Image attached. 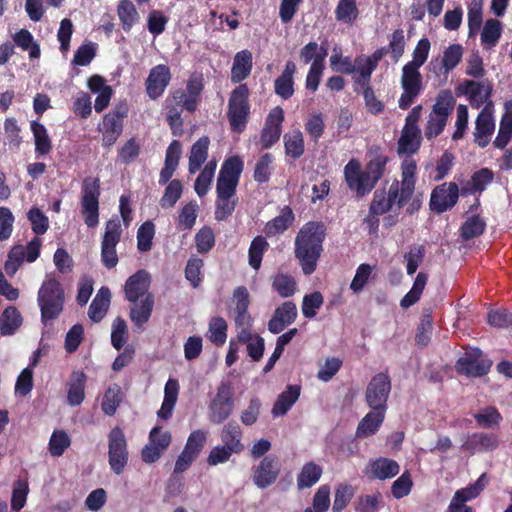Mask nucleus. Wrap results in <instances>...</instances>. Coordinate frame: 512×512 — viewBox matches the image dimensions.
I'll return each mask as SVG.
<instances>
[{
	"instance_id": "obj_4",
	"label": "nucleus",
	"mask_w": 512,
	"mask_h": 512,
	"mask_svg": "<svg viewBox=\"0 0 512 512\" xmlns=\"http://www.w3.org/2000/svg\"><path fill=\"white\" fill-rule=\"evenodd\" d=\"M326 234L327 227L322 221H308L299 229L294 241V255L304 275L315 272Z\"/></svg>"
},
{
	"instance_id": "obj_63",
	"label": "nucleus",
	"mask_w": 512,
	"mask_h": 512,
	"mask_svg": "<svg viewBox=\"0 0 512 512\" xmlns=\"http://www.w3.org/2000/svg\"><path fill=\"white\" fill-rule=\"evenodd\" d=\"M447 121L448 118L430 112L425 126V137L428 140H432L439 136L443 132Z\"/></svg>"
},
{
	"instance_id": "obj_27",
	"label": "nucleus",
	"mask_w": 512,
	"mask_h": 512,
	"mask_svg": "<svg viewBox=\"0 0 512 512\" xmlns=\"http://www.w3.org/2000/svg\"><path fill=\"white\" fill-rule=\"evenodd\" d=\"M110 298L111 293L109 288L102 286L88 309V316L92 322L98 323L105 317L110 306Z\"/></svg>"
},
{
	"instance_id": "obj_3",
	"label": "nucleus",
	"mask_w": 512,
	"mask_h": 512,
	"mask_svg": "<svg viewBox=\"0 0 512 512\" xmlns=\"http://www.w3.org/2000/svg\"><path fill=\"white\" fill-rule=\"evenodd\" d=\"M369 160L364 170L358 160L351 159L344 167V177L348 188L356 192L357 197L369 194L384 176L390 158L380 146L368 150Z\"/></svg>"
},
{
	"instance_id": "obj_19",
	"label": "nucleus",
	"mask_w": 512,
	"mask_h": 512,
	"mask_svg": "<svg viewBox=\"0 0 512 512\" xmlns=\"http://www.w3.org/2000/svg\"><path fill=\"white\" fill-rule=\"evenodd\" d=\"M298 315L296 304L285 301L278 306L268 322V330L273 334L282 332L285 327L295 322Z\"/></svg>"
},
{
	"instance_id": "obj_44",
	"label": "nucleus",
	"mask_w": 512,
	"mask_h": 512,
	"mask_svg": "<svg viewBox=\"0 0 512 512\" xmlns=\"http://www.w3.org/2000/svg\"><path fill=\"white\" fill-rule=\"evenodd\" d=\"M272 288L282 298H289L296 293L297 283L293 276L284 273H278L272 279Z\"/></svg>"
},
{
	"instance_id": "obj_41",
	"label": "nucleus",
	"mask_w": 512,
	"mask_h": 512,
	"mask_svg": "<svg viewBox=\"0 0 512 512\" xmlns=\"http://www.w3.org/2000/svg\"><path fill=\"white\" fill-rule=\"evenodd\" d=\"M268 249L269 243L264 236L258 235L251 241L248 250V260L249 265L253 269H260L263 255Z\"/></svg>"
},
{
	"instance_id": "obj_57",
	"label": "nucleus",
	"mask_w": 512,
	"mask_h": 512,
	"mask_svg": "<svg viewBox=\"0 0 512 512\" xmlns=\"http://www.w3.org/2000/svg\"><path fill=\"white\" fill-rule=\"evenodd\" d=\"M326 56L327 49L322 46L319 47L317 42L314 41L307 43L301 48L299 53L300 60L304 64L312 63L313 61H317L319 58H321V63L324 64Z\"/></svg>"
},
{
	"instance_id": "obj_21",
	"label": "nucleus",
	"mask_w": 512,
	"mask_h": 512,
	"mask_svg": "<svg viewBox=\"0 0 512 512\" xmlns=\"http://www.w3.org/2000/svg\"><path fill=\"white\" fill-rule=\"evenodd\" d=\"M234 406L233 389L229 381H222L218 386L217 393L211 401L213 416H229Z\"/></svg>"
},
{
	"instance_id": "obj_20",
	"label": "nucleus",
	"mask_w": 512,
	"mask_h": 512,
	"mask_svg": "<svg viewBox=\"0 0 512 512\" xmlns=\"http://www.w3.org/2000/svg\"><path fill=\"white\" fill-rule=\"evenodd\" d=\"M235 301V325L236 328L252 327L253 319L248 312L250 304L249 292L245 286L237 287L233 292Z\"/></svg>"
},
{
	"instance_id": "obj_10",
	"label": "nucleus",
	"mask_w": 512,
	"mask_h": 512,
	"mask_svg": "<svg viewBox=\"0 0 512 512\" xmlns=\"http://www.w3.org/2000/svg\"><path fill=\"white\" fill-rule=\"evenodd\" d=\"M390 392L391 379L389 375L384 372L374 375L365 392L366 402L373 411L365 416H384Z\"/></svg>"
},
{
	"instance_id": "obj_47",
	"label": "nucleus",
	"mask_w": 512,
	"mask_h": 512,
	"mask_svg": "<svg viewBox=\"0 0 512 512\" xmlns=\"http://www.w3.org/2000/svg\"><path fill=\"white\" fill-rule=\"evenodd\" d=\"M456 100L449 89L441 90L437 97L434 105L432 106V114H438L446 118L453 112Z\"/></svg>"
},
{
	"instance_id": "obj_11",
	"label": "nucleus",
	"mask_w": 512,
	"mask_h": 512,
	"mask_svg": "<svg viewBox=\"0 0 512 512\" xmlns=\"http://www.w3.org/2000/svg\"><path fill=\"white\" fill-rule=\"evenodd\" d=\"M457 96H466L471 107L479 109L491 101L493 83L489 79H464L455 88Z\"/></svg>"
},
{
	"instance_id": "obj_59",
	"label": "nucleus",
	"mask_w": 512,
	"mask_h": 512,
	"mask_svg": "<svg viewBox=\"0 0 512 512\" xmlns=\"http://www.w3.org/2000/svg\"><path fill=\"white\" fill-rule=\"evenodd\" d=\"M140 144L136 138L128 139L118 151V159L121 163L129 165L133 163L140 154Z\"/></svg>"
},
{
	"instance_id": "obj_56",
	"label": "nucleus",
	"mask_w": 512,
	"mask_h": 512,
	"mask_svg": "<svg viewBox=\"0 0 512 512\" xmlns=\"http://www.w3.org/2000/svg\"><path fill=\"white\" fill-rule=\"evenodd\" d=\"M155 235L153 222H144L137 231V248L140 252H148L152 248V240Z\"/></svg>"
},
{
	"instance_id": "obj_36",
	"label": "nucleus",
	"mask_w": 512,
	"mask_h": 512,
	"mask_svg": "<svg viewBox=\"0 0 512 512\" xmlns=\"http://www.w3.org/2000/svg\"><path fill=\"white\" fill-rule=\"evenodd\" d=\"M22 324V316L14 306L7 307L0 317V334H13Z\"/></svg>"
},
{
	"instance_id": "obj_9",
	"label": "nucleus",
	"mask_w": 512,
	"mask_h": 512,
	"mask_svg": "<svg viewBox=\"0 0 512 512\" xmlns=\"http://www.w3.org/2000/svg\"><path fill=\"white\" fill-rule=\"evenodd\" d=\"M129 105L127 100L119 101L111 111L104 114L98 124V131L102 133V145L110 147L116 143L124 128V119L128 117Z\"/></svg>"
},
{
	"instance_id": "obj_13",
	"label": "nucleus",
	"mask_w": 512,
	"mask_h": 512,
	"mask_svg": "<svg viewBox=\"0 0 512 512\" xmlns=\"http://www.w3.org/2000/svg\"><path fill=\"white\" fill-rule=\"evenodd\" d=\"M492 366V361L487 359L478 348L466 351L464 356L460 357L455 369L458 374L471 377H481L486 375Z\"/></svg>"
},
{
	"instance_id": "obj_53",
	"label": "nucleus",
	"mask_w": 512,
	"mask_h": 512,
	"mask_svg": "<svg viewBox=\"0 0 512 512\" xmlns=\"http://www.w3.org/2000/svg\"><path fill=\"white\" fill-rule=\"evenodd\" d=\"M463 57V47L460 44H451L443 52L441 66L444 74L455 69Z\"/></svg>"
},
{
	"instance_id": "obj_49",
	"label": "nucleus",
	"mask_w": 512,
	"mask_h": 512,
	"mask_svg": "<svg viewBox=\"0 0 512 512\" xmlns=\"http://www.w3.org/2000/svg\"><path fill=\"white\" fill-rule=\"evenodd\" d=\"M244 169V162L238 155H233L224 160L219 171L220 176L239 182Z\"/></svg>"
},
{
	"instance_id": "obj_45",
	"label": "nucleus",
	"mask_w": 512,
	"mask_h": 512,
	"mask_svg": "<svg viewBox=\"0 0 512 512\" xmlns=\"http://www.w3.org/2000/svg\"><path fill=\"white\" fill-rule=\"evenodd\" d=\"M228 325L224 318L213 317L209 322L208 339L217 347L225 344L227 339Z\"/></svg>"
},
{
	"instance_id": "obj_18",
	"label": "nucleus",
	"mask_w": 512,
	"mask_h": 512,
	"mask_svg": "<svg viewBox=\"0 0 512 512\" xmlns=\"http://www.w3.org/2000/svg\"><path fill=\"white\" fill-rule=\"evenodd\" d=\"M151 278L150 274L140 269L131 275L125 282L124 292L125 298L132 303H136L141 297H145L150 287Z\"/></svg>"
},
{
	"instance_id": "obj_28",
	"label": "nucleus",
	"mask_w": 512,
	"mask_h": 512,
	"mask_svg": "<svg viewBox=\"0 0 512 512\" xmlns=\"http://www.w3.org/2000/svg\"><path fill=\"white\" fill-rule=\"evenodd\" d=\"M505 113L500 120L498 134L493 141L494 147L505 149L512 140V100L505 102Z\"/></svg>"
},
{
	"instance_id": "obj_31",
	"label": "nucleus",
	"mask_w": 512,
	"mask_h": 512,
	"mask_svg": "<svg viewBox=\"0 0 512 512\" xmlns=\"http://www.w3.org/2000/svg\"><path fill=\"white\" fill-rule=\"evenodd\" d=\"M30 129L34 137L36 156L42 157L48 155L52 151L53 145L46 127L42 123L34 120L30 123Z\"/></svg>"
},
{
	"instance_id": "obj_17",
	"label": "nucleus",
	"mask_w": 512,
	"mask_h": 512,
	"mask_svg": "<svg viewBox=\"0 0 512 512\" xmlns=\"http://www.w3.org/2000/svg\"><path fill=\"white\" fill-rule=\"evenodd\" d=\"M492 107L493 103L489 101L480 111L475 121L474 141L481 148H485L489 144L495 129Z\"/></svg>"
},
{
	"instance_id": "obj_2",
	"label": "nucleus",
	"mask_w": 512,
	"mask_h": 512,
	"mask_svg": "<svg viewBox=\"0 0 512 512\" xmlns=\"http://www.w3.org/2000/svg\"><path fill=\"white\" fill-rule=\"evenodd\" d=\"M400 169L401 181L394 180L387 193L384 189L376 190L369 206V212L383 215L389 212L394 205L402 208L408 204L416 188V161L413 158H404Z\"/></svg>"
},
{
	"instance_id": "obj_50",
	"label": "nucleus",
	"mask_w": 512,
	"mask_h": 512,
	"mask_svg": "<svg viewBox=\"0 0 512 512\" xmlns=\"http://www.w3.org/2000/svg\"><path fill=\"white\" fill-rule=\"evenodd\" d=\"M486 223L479 215L469 217L461 226V237L468 241L479 237L485 231Z\"/></svg>"
},
{
	"instance_id": "obj_6",
	"label": "nucleus",
	"mask_w": 512,
	"mask_h": 512,
	"mask_svg": "<svg viewBox=\"0 0 512 512\" xmlns=\"http://www.w3.org/2000/svg\"><path fill=\"white\" fill-rule=\"evenodd\" d=\"M65 294L61 283L55 278L46 279L38 290L37 302L44 325L59 317L64 308Z\"/></svg>"
},
{
	"instance_id": "obj_1",
	"label": "nucleus",
	"mask_w": 512,
	"mask_h": 512,
	"mask_svg": "<svg viewBox=\"0 0 512 512\" xmlns=\"http://www.w3.org/2000/svg\"><path fill=\"white\" fill-rule=\"evenodd\" d=\"M203 90V76L194 73L189 76L185 89L178 88L170 91L164 102V111L173 136L183 134L182 112L194 113L198 109Z\"/></svg>"
},
{
	"instance_id": "obj_22",
	"label": "nucleus",
	"mask_w": 512,
	"mask_h": 512,
	"mask_svg": "<svg viewBox=\"0 0 512 512\" xmlns=\"http://www.w3.org/2000/svg\"><path fill=\"white\" fill-rule=\"evenodd\" d=\"M296 70V64L289 60L286 62L282 73L274 80V93L283 100L290 99L295 92L294 74Z\"/></svg>"
},
{
	"instance_id": "obj_51",
	"label": "nucleus",
	"mask_w": 512,
	"mask_h": 512,
	"mask_svg": "<svg viewBox=\"0 0 512 512\" xmlns=\"http://www.w3.org/2000/svg\"><path fill=\"white\" fill-rule=\"evenodd\" d=\"M359 11L355 0H339L335 17L338 21L352 24L358 17Z\"/></svg>"
},
{
	"instance_id": "obj_34",
	"label": "nucleus",
	"mask_w": 512,
	"mask_h": 512,
	"mask_svg": "<svg viewBox=\"0 0 512 512\" xmlns=\"http://www.w3.org/2000/svg\"><path fill=\"white\" fill-rule=\"evenodd\" d=\"M300 395V387L297 385L288 386L287 390L282 392L272 408L274 416L286 414L293 404L297 401Z\"/></svg>"
},
{
	"instance_id": "obj_14",
	"label": "nucleus",
	"mask_w": 512,
	"mask_h": 512,
	"mask_svg": "<svg viewBox=\"0 0 512 512\" xmlns=\"http://www.w3.org/2000/svg\"><path fill=\"white\" fill-rule=\"evenodd\" d=\"M459 198V187L455 182L437 185L431 192L430 210L442 214L452 209Z\"/></svg>"
},
{
	"instance_id": "obj_43",
	"label": "nucleus",
	"mask_w": 512,
	"mask_h": 512,
	"mask_svg": "<svg viewBox=\"0 0 512 512\" xmlns=\"http://www.w3.org/2000/svg\"><path fill=\"white\" fill-rule=\"evenodd\" d=\"M121 223L117 216L110 218L105 225V232L102 237L101 247L116 248L121 240Z\"/></svg>"
},
{
	"instance_id": "obj_8",
	"label": "nucleus",
	"mask_w": 512,
	"mask_h": 512,
	"mask_svg": "<svg viewBox=\"0 0 512 512\" xmlns=\"http://www.w3.org/2000/svg\"><path fill=\"white\" fill-rule=\"evenodd\" d=\"M100 195V179L92 176L85 177L81 185L80 212L88 228H95L99 224Z\"/></svg>"
},
{
	"instance_id": "obj_62",
	"label": "nucleus",
	"mask_w": 512,
	"mask_h": 512,
	"mask_svg": "<svg viewBox=\"0 0 512 512\" xmlns=\"http://www.w3.org/2000/svg\"><path fill=\"white\" fill-rule=\"evenodd\" d=\"M127 324L121 317H117L112 325L111 344L116 350L123 348L127 341Z\"/></svg>"
},
{
	"instance_id": "obj_58",
	"label": "nucleus",
	"mask_w": 512,
	"mask_h": 512,
	"mask_svg": "<svg viewBox=\"0 0 512 512\" xmlns=\"http://www.w3.org/2000/svg\"><path fill=\"white\" fill-rule=\"evenodd\" d=\"M487 479L485 474H482L475 483L470 486L457 490L454 494V498L461 500L462 502H468L475 499L485 488Z\"/></svg>"
},
{
	"instance_id": "obj_35",
	"label": "nucleus",
	"mask_w": 512,
	"mask_h": 512,
	"mask_svg": "<svg viewBox=\"0 0 512 512\" xmlns=\"http://www.w3.org/2000/svg\"><path fill=\"white\" fill-rule=\"evenodd\" d=\"M284 149L287 157L297 160L305 151L304 138L302 132L298 129L287 133L283 137Z\"/></svg>"
},
{
	"instance_id": "obj_52",
	"label": "nucleus",
	"mask_w": 512,
	"mask_h": 512,
	"mask_svg": "<svg viewBox=\"0 0 512 512\" xmlns=\"http://www.w3.org/2000/svg\"><path fill=\"white\" fill-rule=\"evenodd\" d=\"M183 192V185L180 180L174 179L170 181L165 190L164 194L160 199V206L163 209L172 208L176 205L178 200L181 198Z\"/></svg>"
},
{
	"instance_id": "obj_24",
	"label": "nucleus",
	"mask_w": 512,
	"mask_h": 512,
	"mask_svg": "<svg viewBox=\"0 0 512 512\" xmlns=\"http://www.w3.org/2000/svg\"><path fill=\"white\" fill-rule=\"evenodd\" d=\"M253 67V57L251 51L244 49L237 52L234 56L231 68V81L240 83L251 73Z\"/></svg>"
},
{
	"instance_id": "obj_61",
	"label": "nucleus",
	"mask_w": 512,
	"mask_h": 512,
	"mask_svg": "<svg viewBox=\"0 0 512 512\" xmlns=\"http://www.w3.org/2000/svg\"><path fill=\"white\" fill-rule=\"evenodd\" d=\"M323 302H324L323 295L318 291H315L310 294H306L303 297V301H302L303 316L306 318H309V319L315 317L316 310L321 308V306L323 305Z\"/></svg>"
},
{
	"instance_id": "obj_33",
	"label": "nucleus",
	"mask_w": 512,
	"mask_h": 512,
	"mask_svg": "<svg viewBox=\"0 0 512 512\" xmlns=\"http://www.w3.org/2000/svg\"><path fill=\"white\" fill-rule=\"evenodd\" d=\"M154 306V297L152 294H147L138 305L130 309V319L138 327L141 328L147 323L151 317Z\"/></svg>"
},
{
	"instance_id": "obj_7",
	"label": "nucleus",
	"mask_w": 512,
	"mask_h": 512,
	"mask_svg": "<svg viewBox=\"0 0 512 512\" xmlns=\"http://www.w3.org/2000/svg\"><path fill=\"white\" fill-rule=\"evenodd\" d=\"M250 90L247 84H240L230 93L228 99L227 118L230 129L242 133L250 118L251 105L249 103Z\"/></svg>"
},
{
	"instance_id": "obj_26",
	"label": "nucleus",
	"mask_w": 512,
	"mask_h": 512,
	"mask_svg": "<svg viewBox=\"0 0 512 512\" xmlns=\"http://www.w3.org/2000/svg\"><path fill=\"white\" fill-rule=\"evenodd\" d=\"M294 220L295 215L291 207L286 205L280 210L278 216L266 223L265 233L268 237L282 234L292 226Z\"/></svg>"
},
{
	"instance_id": "obj_37",
	"label": "nucleus",
	"mask_w": 512,
	"mask_h": 512,
	"mask_svg": "<svg viewBox=\"0 0 512 512\" xmlns=\"http://www.w3.org/2000/svg\"><path fill=\"white\" fill-rule=\"evenodd\" d=\"M85 382L86 375L84 372L75 371L72 373L67 394V400L70 405L76 406L83 401Z\"/></svg>"
},
{
	"instance_id": "obj_23",
	"label": "nucleus",
	"mask_w": 512,
	"mask_h": 512,
	"mask_svg": "<svg viewBox=\"0 0 512 512\" xmlns=\"http://www.w3.org/2000/svg\"><path fill=\"white\" fill-rule=\"evenodd\" d=\"M279 471L277 460L273 457H265L254 471V483L259 488H266L276 481Z\"/></svg>"
},
{
	"instance_id": "obj_40",
	"label": "nucleus",
	"mask_w": 512,
	"mask_h": 512,
	"mask_svg": "<svg viewBox=\"0 0 512 512\" xmlns=\"http://www.w3.org/2000/svg\"><path fill=\"white\" fill-rule=\"evenodd\" d=\"M13 41L23 51H28L31 59H37L40 57V46L34 41L32 33L27 29H21L16 32L13 35Z\"/></svg>"
},
{
	"instance_id": "obj_12",
	"label": "nucleus",
	"mask_w": 512,
	"mask_h": 512,
	"mask_svg": "<svg viewBox=\"0 0 512 512\" xmlns=\"http://www.w3.org/2000/svg\"><path fill=\"white\" fill-rule=\"evenodd\" d=\"M108 462L111 470L119 475L128 463L127 442L123 431L115 427L108 436Z\"/></svg>"
},
{
	"instance_id": "obj_25",
	"label": "nucleus",
	"mask_w": 512,
	"mask_h": 512,
	"mask_svg": "<svg viewBox=\"0 0 512 512\" xmlns=\"http://www.w3.org/2000/svg\"><path fill=\"white\" fill-rule=\"evenodd\" d=\"M421 147L420 128L403 127L401 136L397 143V152L399 155L416 154ZM407 158H411L408 156Z\"/></svg>"
},
{
	"instance_id": "obj_55",
	"label": "nucleus",
	"mask_w": 512,
	"mask_h": 512,
	"mask_svg": "<svg viewBox=\"0 0 512 512\" xmlns=\"http://www.w3.org/2000/svg\"><path fill=\"white\" fill-rule=\"evenodd\" d=\"M502 33L501 22L497 19H488L486 20L482 33H481V42L484 45H489L490 47L495 46Z\"/></svg>"
},
{
	"instance_id": "obj_42",
	"label": "nucleus",
	"mask_w": 512,
	"mask_h": 512,
	"mask_svg": "<svg viewBox=\"0 0 512 512\" xmlns=\"http://www.w3.org/2000/svg\"><path fill=\"white\" fill-rule=\"evenodd\" d=\"M117 14L124 31H130L139 20L135 5L130 0H121L117 6Z\"/></svg>"
},
{
	"instance_id": "obj_16",
	"label": "nucleus",
	"mask_w": 512,
	"mask_h": 512,
	"mask_svg": "<svg viewBox=\"0 0 512 512\" xmlns=\"http://www.w3.org/2000/svg\"><path fill=\"white\" fill-rule=\"evenodd\" d=\"M171 81L170 68L164 64H158L151 68L145 81L146 94L151 100H157L165 92Z\"/></svg>"
},
{
	"instance_id": "obj_30",
	"label": "nucleus",
	"mask_w": 512,
	"mask_h": 512,
	"mask_svg": "<svg viewBox=\"0 0 512 512\" xmlns=\"http://www.w3.org/2000/svg\"><path fill=\"white\" fill-rule=\"evenodd\" d=\"M493 180L494 172L489 168H481L471 175L470 180L462 188V194L482 193Z\"/></svg>"
},
{
	"instance_id": "obj_29",
	"label": "nucleus",
	"mask_w": 512,
	"mask_h": 512,
	"mask_svg": "<svg viewBox=\"0 0 512 512\" xmlns=\"http://www.w3.org/2000/svg\"><path fill=\"white\" fill-rule=\"evenodd\" d=\"M210 139L207 136L200 137L191 147L188 171L195 174L208 158Z\"/></svg>"
},
{
	"instance_id": "obj_46",
	"label": "nucleus",
	"mask_w": 512,
	"mask_h": 512,
	"mask_svg": "<svg viewBox=\"0 0 512 512\" xmlns=\"http://www.w3.org/2000/svg\"><path fill=\"white\" fill-rule=\"evenodd\" d=\"M237 205V198L233 195L217 194L214 217L217 221H224L230 217Z\"/></svg>"
},
{
	"instance_id": "obj_60",
	"label": "nucleus",
	"mask_w": 512,
	"mask_h": 512,
	"mask_svg": "<svg viewBox=\"0 0 512 512\" xmlns=\"http://www.w3.org/2000/svg\"><path fill=\"white\" fill-rule=\"evenodd\" d=\"M206 441L207 432L203 430H195L189 435L183 451L192 454L198 458L206 444Z\"/></svg>"
},
{
	"instance_id": "obj_54",
	"label": "nucleus",
	"mask_w": 512,
	"mask_h": 512,
	"mask_svg": "<svg viewBox=\"0 0 512 512\" xmlns=\"http://www.w3.org/2000/svg\"><path fill=\"white\" fill-rule=\"evenodd\" d=\"M241 435L242 433L238 426L228 424L222 431L221 439L225 446L237 454L244 449L241 443Z\"/></svg>"
},
{
	"instance_id": "obj_32",
	"label": "nucleus",
	"mask_w": 512,
	"mask_h": 512,
	"mask_svg": "<svg viewBox=\"0 0 512 512\" xmlns=\"http://www.w3.org/2000/svg\"><path fill=\"white\" fill-rule=\"evenodd\" d=\"M373 478L385 480L392 478L399 473V465L396 461L388 458H378L369 465Z\"/></svg>"
},
{
	"instance_id": "obj_48",
	"label": "nucleus",
	"mask_w": 512,
	"mask_h": 512,
	"mask_svg": "<svg viewBox=\"0 0 512 512\" xmlns=\"http://www.w3.org/2000/svg\"><path fill=\"white\" fill-rule=\"evenodd\" d=\"M29 491L27 479H18L13 483L10 504L13 511L19 512L25 506Z\"/></svg>"
},
{
	"instance_id": "obj_38",
	"label": "nucleus",
	"mask_w": 512,
	"mask_h": 512,
	"mask_svg": "<svg viewBox=\"0 0 512 512\" xmlns=\"http://www.w3.org/2000/svg\"><path fill=\"white\" fill-rule=\"evenodd\" d=\"M323 473L322 467L314 462L304 464L297 476V486L300 489L315 485Z\"/></svg>"
},
{
	"instance_id": "obj_5",
	"label": "nucleus",
	"mask_w": 512,
	"mask_h": 512,
	"mask_svg": "<svg viewBox=\"0 0 512 512\" xmlns=\"http://www.w3.org/2000/svg\"><path fill=\"white\" fill-rule=\"evenodd\" d=\"M430 46L427 38L420 39L413 51V59L402 68L403 92L398 100V106L402 110H407L423 91L422 75L419 69L428 58Z\"/></svg>"
},
{
	"instance_id": "obj_64",
	"label": "nucleus",
	"mask_w": 512,
	"mask_h": 512,
	"mask_svg": "<svg viewBox=\"0 0 512 512\" xmlns=\"http://www.w3.org/2000/svg\"><path fill=\"white\" fill-rule=\"evenodd\" d=\"M353 495L354 489L351 485L339 484L335 490L333 511L341 512L348 505Z\"/></svg>"
},
{
	"instance_id": "obj_39",
	"label": "nucleus",
	"mask_w": 512,
	"mask_h": 512,
	"mask_svg": "<svg viewBox=\"0 0 512 512\" xmlns=\"http://www.w3.org/2000/svg\"><path fill=\"white\" fill-rule=\"evenodd\" d=\"M124 393L118 384L109 386L103 396L102 410L107 416H113L122 402Z\"/></svg>"
},
{
	"instance_id": "obj_15",
	"label": "nucleus",
	"mask_w": 512,
	"mask_h": 512,
	"mask_svg": "<svg viewBox=\"0 0 512 512\" xmlns=\"http://www.w3.org/2000/svg\"><path fill=\"white\" fill-rule=\"evenodd\" d=\"M283 121L284 110L280 106L272 108L266 117L264 127L260 133V144L263 149H269L279 141Z\"/></svg>"
}]
</instances>
